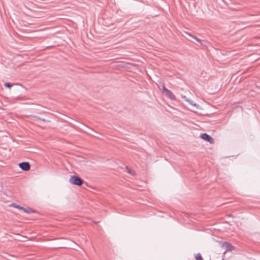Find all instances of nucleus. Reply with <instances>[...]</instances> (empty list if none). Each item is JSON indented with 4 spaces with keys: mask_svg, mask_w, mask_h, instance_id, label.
<instances>
[{
    "mask_svg": "<svg viewBox=\"0 0 260 260\" xmlns=\"http://www.w3.org/2000/svg\"><path fill=\"white\" fill-rule=\"evenodd\" d=\"M27 117H34L35 118H36V119H37L38 120H41V121H44V122H50V120L45 119L44 118H40V117H38L37 116H36V115H29Z\"/></svg>",
    "mask_w": 260,
    "mask_h": 260,
    "instance_id": "5",
    "label": "nucleus"
},
{
    "mask_svg": "<svg viewBox=\"0 0 260 260\" xmlns=\"http://www.w3.org/2000/svg\"><path fill=\"white\" fill-rule=\"evenodd\" d=\"M12 205L14 207H15V208H17V209H19L20 210H23L24 209V207L19 205H16L15 204H12Z\"/></svg>",
    "mask_w": 260,
    "mask_h": 260,
    "instance_id": "8",
    "label": "nucleus"
},
{
    "mask_svg": "<svg viewBox=\"0 0 260 260\" xmlns=\"http://www.w3.org/2000/svg\"><path fill=\"white\" fill-rule=\"evenodd\" d=\"M201 138H202L203 139L206 140V141L209 142L211 144L213 143L214 142V139L206 133L202 134L201 135Z\"/></svg>",
    "mask_w": 260,
    "mask_h": 260,
    "instance_id": "4",
    "label": "nucleus"
},
{
    "mask_svg": "<svg viewBox=\"0 0 260 260\" xmlns=\"http://www.w3.org/2000/svg\"><path fill=\"white\" fill-rule=\"evenodd\" d=\"M19 167L23 171H27L30 170V166L28 162L24 161L19 164Z\"/></svg>",
    "mask_w": 260,
    "mask_h": 260,
    "instance_id": "3",
    "label": "nucleus"
},
{
    "mask_svg": "<svg viewBox=\"0 0 260 260\" xmlns=\"http://www.w3.org/2000/svg\"><path fill=\"white\" fill-rule=\"evenodd\" d=\"M197 41H198V42L199 43H200L201 45H202V41L201 39H200L198 38V39L197 40Z\"/></svg>",
    "mask_w": 260,
    "mask_h": 260,
    "instance_id": "13",
    "label": "nucleus"
},
{
    "mask_svg": "<svg viewBox=\"0 0 260 260\" xmlns=\"http://www.w3.org/2000/svg\"><path fill=\"white\" fill-rule=\"evenodd\" d=\"M25 213H34L35 212V211L30 208H24V209L23 210Z\"/></svg>",
    "mask_w": 260,
    "mask_h": 260,
    "instance_id": "6",
    "label": "nucleus"
},
{
    "mask_svg": "<svg viewBox=\"0 0 260 260\" xmlns=\"http://www.w3.org/2000/svg\"><path fill=\"white\" fill-rule=\"evenodd\" d=\"M186 101L188 102L192 105L196 106V104H193L192 101L186 100Z\"/></svg>",
    "mask_w": 260,
    "mask_h": 260,
    "instance_id": "12",
    "label": "nucleus"
},
{
    "mask_svg": "<svg viewBox=\"0 0 260 260\" xmlns=\"http://www.w3.org/2000/svg\"><path fill=\"white\" fill-rule=\"evenodd\" d=\"M163 85H165V84L164 83H161V88L162 90H163Z\"/></svg>",
    "mask_w": 260,
    "mask_h": 260,
    "instance_id": "14",
    "label": "nucleus"
},
{
    "mask_svg": "<svg viewBox=\"0 0 260 260\" xmlns=\"http://www.w3.org/2000/svg\"><path fill=\"white\" fill-rule=\"evenodd\" d=\"M163 92L165 93V95L169 98L171 100H175V96L172 93V92L166 88L165 85H163Z\"/></svg>",
    "mask_w": 260,
    "mask_h": 260,
    "instance_id": "2",
    "label": "nucleus"
},
{
    "mask_svg": "<svg viewBox=\"0 0 260 260\" xmlns=\"http://www.w3.org/2000/svg\"><path fill=\"white\" fill-rule=\"evenodd\" d=\"M196 260H203L202 257L200 253L197 254V256H196Z\"/></svg>",
    "mask_w": 260,
    "mask_h": 260,
    "instance_id": "10",
    "label": "nucleus"
},
{
    "mask_svg": "<svg viewBox=\"0 0 260 260\" xmlns=\"http://www.w3.org/2000/svg\"><path fill=\"white\" fill-rule=\"evenodd\" d=\"M185 33L186 34L188 35V36H189L190 37H191V38H192L193 39H194V40H196V41L198 38L196 36L192 35L188 32H185Z\"/></svg>",
    "mask_w": 260,
    "mask_h": 260,
    "instance_id": "9",
    "label": "nucleus"
},
{
    "mask_svg": "<svg viewBox=\"0 0 260 260\" xmlns=\"http://www.w3.org/2000/svg\"><path fill=\"white\" fill-rule=\"evenodd\" d=\"M5 86L8 88H11L12 86V85L9 82H6L5 83Z\"/></svg>",
    "mask_w": 260,
    "mask_h": 260,
    "instance_id": "11",
    "label": "nucleus"
},
{
    "mask_svg": "<svg viewBox=\"0 0 260 260\" xmlns=\"http://www.w3.org/2000/svg\"><path fill=\"white\" fill-rule=\"evenodd\" d=\"M70 182L73 185L81 186L83 183V180L79 176L74 175L70 178Z\"/></svg>",
    "mask_w": 260,
    "mask_h": 260,
    "instance_id": "1",
    "label": "nucleus"
},
{
    "mask_svg": "<svg viewBox=\"0 0 260 260\" xmlns=\"http://www.w3.org/2000/svg\"><path fill=\"white\" fill-rule=\"evenodd\" d=\"M224 245H225V246L227 248V249H229V250H231L234 248V246H232L230 243H229L228 242H225L224 243Z\"/></svg>",
    "mask_w": 260,
    "mask_h": 260,
    "instance_id": "7",
    "label": "nucleus"
}]
</instances>
